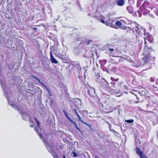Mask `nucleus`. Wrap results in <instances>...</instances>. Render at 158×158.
I'll return each mask as SVG.
<instances>
[{"mask_svg":"<svg viewBox=\"0 0 158 158\" xmlns=\"http://www.w3.org/2000/svg\"><path fill=\"white\" fill-rule=\"evenodd\" d=\"M144 40V49L146 51H154L153 50L151 46H149L146 40L148 41L150 44H152L154 43V39L152 36L150 35H148L146 37L143 38Z\"/></svg>","mask_w":158,"mask_h":158,"instance_id":"f257e3e1","label":"nucleus"},{"mask_svg":"<svg viewBox=\"0 0 158 158\" xmlns=\"http://www.w3.org/2000/svg\"><path fill=\"white\" fill-rule=\"evenodd\" d=\"M100 19H98L102 23L104 24L107 26H110L112 27L116 28V25L114 23V21L113 19H110L109 17H108V20H106V21L104 20L105 18L102 15L100 16Z\"/></svg>","mask_w":158,"mask_h":158,"instance_id":"f03ea898","label":"nucleus"},{"mask_svg":"<svg viewBox=\"0 0 158 158\" xmlns=\"http://www.w3.org/2000/svg\"><path fill=\"white\" fill-rule=\"evenodd\" d=\"M47 149L48 152H50L54 158H58V155L52 148H51L50 149L48 148H47Z\"/></svg>","mask_w":158,"mask_h":158,"instance_id":"7ed1b4c3","label":"nucleus"},{"mask_svg":"<svg viewBox=\"0 0 158 158\" xmlns=\"http://www.w3.org/2000/svg\"><path fill=\"white\" fill-rule=\"evenodd\" d=\"M50 60L51 62L55 64H57L58 63V62L54 57L51 51L50 52Z\"/></svg>","mask_w":158,"mask_h":158,"instance_id":"20e7f679","label":"nucleus"},{"mask_svg":"<svg viewBox=\"0 0 158 158\" xmlns=\"http://www.w3.org/2000/svg\"><path fill=\"white\" fill-rule=\"evenodd\" d=\"M151 56L150 55H146L143 58V60L146 63L151 60Z\"/></svg>","mask_w":158,"mask_h":158,"instance_id":"39448f33","label":"nucleus"},{"mask_svg":"<svg viewBox=\"0 0 158 158\" xmlns=\"http://www.w3.org/2000/svg\"><path fill=\"white\" fill-rule=\"evenodd\" d=\"M88 93L89 96L92 97L95 94V90L93 88H90L88 90Z\"/></svg>","mask_w":158,"mask_h":158,"instance_id":"423d86ee","label":"nucleus"},{"mask_svg":"<svg viewBox=\"0 0 158 158\" xmlns=\"http://www.w3.org/2000/svg\"><path fill=\"white\" fill-rule=\"evenodd\" d=\"M32 77L35 78V79L36 80H37V81H38L39 83H40V84H41L42 85H44V87H45L46 88V90H47V91L50 93V90L49 89H48L46 87V86L45 85H44L43 83H42V82H41L40 81V80L37 77H36L35 76H34V75H33L32 76Z\"/></svg>","mask_w":158,"mask_h":158,"instance_id":"0eeeda50","label":"nucleus"},{"mask_svg":"<svg viewBox=\"0 0 158 158\" xmlns=\"http://www.w3.org/2000/svg\"><path fill=\"white\" fill-rule=\"evenodd\" d=\"M116 3L119 6H123L125 3V1L124 0H117Z\"/></svg>","mask_w":158,"mask_h":158,"instance_id":"6e6552de","label":"nucleus"},{"mask_svg":"<svg viewBox=\"0 0 158 158\" xmlns=\"http://www.w3.org/2000/svg\"><path fill=\"white\" fill-rule=\"evenodd\" d=\"M114 50V49L113 48H108L107 49V51L109 52V54L110 55L112 56H114V54L112 52Z\"/></svg>","mask_w":158,"mask_h":158,"instance_id":"1a4fd4ad","label":"nucleus"},{"mask_svg":"<svg viewBox=\"0 0 158 158\" xmlns=\"http://www.w3.org/2000/svg\"><path fill=\"white\" fill-rule=\"evenodd\" d=\"M107 60L106 59H103L100 60H99V63L101 64V65L103 66L105 65L106 63Z\"/></svg>","mask_w":158,"mask_h":158,"instance_id":"9d476101","label":"nucleus"},{"mask_svg":"<svg viewBox=\"0 0 158 158\" xmlns=\"http://www.w3.org/2000/svg\"><path fill=\"white\" fill-rule=\"evenodd\" d=\"M121 29L126 30V32H130L131 33V29L130 28H128V30H127V28L126 27L121 26Z\"/></svg>","mask_w":158,"mask_h":158,"instance_id":"9b49d317","label":"nucleus"},{"mask_svg":"<svg viewBox=\"0 0 158 158\" xmlns=\"http://www.w3.org/2000/svg\"><path fill=\"white\" fill-rule=\"evenodd\" d=\"M77 116L79 119V120L80 121H81L82 123H83L85 124V125H86L87 126H89L90 127L89 125L88 124L85 123V122H83V121L82 120V118L80 117V116L79 115H78V116Z\"/></svg>","mask_w":158,"mask_h":158,"instance_id":"f8f14e48","label":"nucleus"},{"mask_svg":"<svg viewBox=\"0 0 158 158\" xmlns=\"http://www.w3.org/2000/svg\"><path fill=\"white\" fill-rule=\"evenodd\" d=\"M134 122V120L133 119H129V120H126L125 122L128 123H132Z\"/></svg>","mask_w":158,"mask_h":158,"instance_id":"ddd939ff","label":"nucleus"},{"mask_svg":"<svg viewBox=\"0 0 158 158\" xmlns=\"http://www.w3.org/2000/svg\"><path fill=\"white\" fill-rule=\"evenodd\" d=\"M72 123L73 124L74 126L75 127L77 128V129L78 131H80V129H79L77 127V123H76L74 121L73 123Z\"/></svg>","mask_w":158,"mask_h":158,"instance_id":"4468645a","label":"nucleus"},{"mask_svg":"<svg viewBox=\"0 0 158 158\" xmlns=\"http://www.w3.org/2000/svg\"><path fill=\"white\" fill-rule=\"evenodd\" d=\"M34 119L35 121V122L37 123V126L38 127L40 128V122H39V121H38L37 120V119L36 118L34 117Z\"/></svg>","mask_w":158,"mask_h":158,"instance_id":"2eb2a0df","label":"nucleus"},{"mask_svg":"<svg viewBox=\"0 0 158 158\" xmlns=\"http://www.w3.org/2000/svg\"><path fill=\"white\" fill-rule=\"evenodd\" d=\"M116 25L117 26H120L121 25V23L120 21H117L116 22H115V25Z\"/></svg>","mask_w":158,"mask_h":158,"instance_id":"dca6fc26","label":"nucleus"},{"mask_svg":"<svg viewBox=\"0 0 158 158\" xmlns=\"http://www.w3.org/2000/svg\"><path fill=\"white\" fill-rule=\"evenodd\" d=\"M110 79L112 81H115V82L118 81V80H119L118 78H117V79H114V78L113 77H110Z\"/></svg>","mask_w":158,"mask_h":158,"instance_id":"f3484780","label":"nucleus"},{"mask_svg":"<svg viewBox=\"0 0 158 158\" xmlns=\"http://www.w3.org/2000/svg\"><path fill=\"white\" fill-rule=\"evenodd\" d=\"M63 112L64 115L66 116V117H67V118H68V117H69L68 115V114L67 112L64 110H63Z\"/></svg>","mask_w":158,"mask_h":158,"instance_id":"a211bd4d","label":"nucleus"},{"mask_svg":"<svg viewBox=\"0 0 158 158\" xmlns=\"http://www.w3.org/2000/svg\"><path fill=\"white\" fill-rule=\"evenodd\" d=\"M92 42V40H88L86 43V45H88L90 44V43Z\"/></svg>","mask_w":158,"mask_h":158,"instance_id":"6ab92c4d","label":"nucleus"},{"mask_svg":"<svg viewBox=\"0 0 158 158\" xmlns=\"http://www.w3.org/2000/svg\"><path fill=\"white\" fill-rule=\"evenodd\" d=\"M152 86L153 89H154V90L156 91L158 90V88L155 85H152Z\"/></svg>","mask_w":158,"mask_h":158,"instance_id":"aec40b11","label":"nucleus"},{"mask_svg":"<svg viewBox=\"0 0 158 158\" xmlns=\"http://www.w3.org/2000/svg\"><path fill=\"white\" fill-rule=\"evenodd\" d=\"M75 67H77L78 69H80L81 68L80 64H76L75 65Z\"/></svg>","mask_w":158,"mask_h":158,"instance_id":"412c9836","label":"nucleus"},{"mask_svg":"<svg viewBox=\"0 0 158 158\" xmlns=\"http://www.w3.org/2000/svg\"><path fill=\"white\" fill-rule=\"evenodd\" d=\"M37 134L40 136V138L41 139H42L43 138V136L42 134L40 133L39 132Z\"/></svg>","mask_w":158,"mask_h":158,"instance_id":"4be33fe9","label":"nucleus"},{"mask_svg":"<svg viewBox=\"0 0 158 158\" xmlns=\"http://www.w3.org/2000/svg\"><path fill=\"white\" fill-rule=\"evenodd\" d=\"M67 119L72 123L74 122L69 117H68Z\"/></svg>","mask_w":158,"mask_h":158,"instance_id":"5701e85b","label":"nucleus"},{"mask_svg":"<svg viewBox=\"0 0 158 158\" xmlns=\"http://www.w3.org/2000/svg\"><path fill=\"white\" fill-rule=\"evenodd\" d=\"M73 156L74 157H76V156H77V154L75 152H73Z\"/></svg>","mask_w":158,"mask_h":158,"instance_id":"b1692460","label":"nucleus"},{"mask_svg":"<svg viewBox=\"0 0 158 158\" xmlns=\"http://www.w3.org/2000/svg\"><path fill=\"white\" fill-rule=\"evenodd\" d=\"M150 81L152 82H154V79L152 77H151L150 79Z\"/></svg>","mask_w":158,"mask_h":158,"instance_id":"393cba45","label":"nucleus"},{"mask_svg":"<svg viewBox=\"0 0 158 158\" xmlns=\"http://www.w3.org/2000/svg\"><path fill=\"white\" fill-rule=\"evenodd\" d=\"M74 110L75 111V113L76 114V115H77V116L78 115H79L78 114V113H77L75 109H74Z\"/></svg>","mask_w":158,"mask_h":158,"instance_id":"a878e982","label":"nucleus"},{"mask_svg":"<svg viewBox=\"0 0 158 158\" xmlns=\"http://www.w3.org/2000/svg\"><path fill=\"white\" fill-rule=\"evenodd\" d=\"M132 9V8L130 6H127V10L128 11L130 9Z\"/></svg>","mask_w":158,"mask_h":158,"instance_id":"bb28decb","label":"nucleus"},{"mask_svg":"<svg viewBox=\"0 0 158 158\" xmlns=\"http://www.w3.org/2000/svg\"><path fill=\"white\" fill-rule=\"evenodd\" d=\"M35 131L37 132V134L39 132L37 128H35Z\"/></svg>","mask_w":158,"mask_h":158,"instance_id":"cd10ccee","label":"nucleus"},{"mask_svg":"<svg viewBox=\"0 0 158 158\" xmlns=\"http://www.w3.org/2000/svg\"><path fill=\"white\" fill-rule=\"evenodd\" d=\"M117 69V68L116 67H113L112 69V70H116Z\"/></svg>","mask_w":158,"mask_h":158,"instance_id":"c85d7f7f","label":"nucleus"},{"mask_svg":"<svg viewBox=\"0 0 158 158\" xmlns=\"http://www.w3.org/2000/svg\"><path fill=\"white\" fill-rule=\"evenodd\" d=\"M156 85H158V79L156 80Z\"/></svg>","mask_w":158,"mask_h":158,"instance_id":"c756f323","label":"nucleus"},{"mask_svg":"<svg viewBox=\"0 0 158 158\" xmlns=\"http://www.w3.org/2000/svg\"><path fill=\"white\" fill-rule=\"evenodd\" d=\"M37 29V28H36L34 27L33 28V30H36Z\"/></svg>","mask_w":158,"mask_h":158,"instance_id":"7c9ffc66","label":"nucleus"},{"mask_svg":"<svg viewBox=\"0 0 158 158\" xmlns=\"http://www.w3.org/2000/svg\"><path fill=\"white\" fill-rule=\"evenodd\" d=\"M111 84H113L114 85H113V86H114V85H115V84L113 82H111Z\"/></svg>","mask_w":158,"mask_h":158,"instance_id":"2f4dec72","label":"nucleus"},{"mask_svg":"<svg viewBox=\"0 0 158 158\" xmlns=\"http://www.w3.org/2000/svg\"><path fill=\"white\" fill-rule=\"evenodd\" d=\"M63 158H65V155H63Z\"/></svg>","mask_w":158,"mask_h":158,"instance_id":"473e14b6","label":"nucleus"},{"mask_svg":"<svg viewBox=\"0 0 158 158\" xmlns=\"http://www.w3.org/2000/svg\"><path fill=\"white\" fill-rule=\"evenodd\" d=\"M129 12H130V13H132L133 11H131V12L129 11Z\"/></svg>","mask_w":158,"mask_h":158,"instance_id":"72a5a7b5","label":"nucleus"},{"mask_svg":"<svg viewBox=\"0 0 158 158\" xmlns=\"http://www.w3.org/2000/svg\"><path fill=\"white\" fill-rule=\"evenodd\" d=\"M33 127V126L32 125H31V126H30V127Z\"/></svg>","mask_w":158,"mask_h":158,"instance_id":"f704fd0d","label":"nucleus"}]
</instances>
